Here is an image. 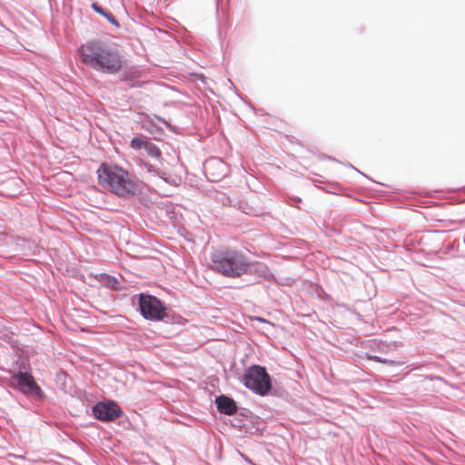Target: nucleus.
Listing matches in <instances>:
<instances>
[{
	"label": "nucleus",
	"instance_id": "2eb2a0df",
	"mask_svg": "<svg viewBox=\"0 0 465 465\" xmlns=\"http://www.w3.org/2000/svg\"><path fill=\"white\" fill-rule=\"evenodd\" d=\"M93 10L94 12H96L97 14L101 15H105V14L107 13L102 6H100L96 2H94L92 3L91 5Z\"/></svg>",
	"mask_w": 465,
	"mask_h": 465
},
{
	"label": "nucleus",
	"instance_id": "9d476101",
	"mask_svg": "<svg viewBox=\"0 0 465 465\" xmlns=\"http://www.w3.org/2000/svg\"><path fill=\"white\" fill-rule=\"evenodd\" d=\"M203 168L206 174L210 173L213 176L212 178L208 177V179L212 181L220 180L226 173L225 163L218 158H210L206 160L203 164Z\"/></svg>",
	"mask_w": 465,
	"mask_h": 465
},
{
	"label": "nucleus",
	"instance_id": "7ed1b4c3",
	"mask_svg": "<svg viewBox=\"0 0 465 465\" xmlns=\"http://www.w3.org/2000/svg\"><path fill=\"white\" fill-rule=\"evenodd\" d=\"M97 175L103 187L110 189L121 198L133 197L140 190L137 181L117 165L102 163L97 170Z\"/></svg>",
	"mask_w": 465,
	"mask_h": 465
},
{
	"label": "nucleus",
	"instance_id": "f03ea898",
	"mask_svg": "<svg viewBox=\"0 0 465 465\" xmlns=\"http://www.w3.org/2000/svg\"><path fill=\"white\" fill-rule=\"evenodd\" d=\"M210 269L226 277L236 278L251 272L252 263L241 251L222 247L212 252Z\"/></svg>",
	"mask_w": 465,
	"mask_h": 465
},
{
	"label": "nucleus",
	"instance_id": "39448f33",
	"mask_svg": "<svg viewBox=\"0 0 465 465\" xmlns=\"http://www.w3.org/2000/svg\"><path fill=\"white\" fill-rule=\"evenodd\" d=\"M9 387L35 401H40L45 396L44 391L35 382L34 377L26 371H18L12 375Z\"/></svg>",
	"mask_w": 465,
	"mask_h": 465
},
{
	"label": "nucleus",
	"instance_id": "423d86ee",
	"mask_svg": "<svg viewBox=\"0 0 465 465\" xmlns=\"http://www.w3.org/2000/svg\"><path fill=\"white\" fill-rule=\"evenodd\" d=\"M139 312L145 320H163L166 313L165 305L155 296L139 293L137 295Z\"/></svg>",
	"mask_w": 465,
	"mask_h": 465
},
{
	"label": "nucleus",
	"instance_id": "f8f14e48",
	"mask_svg": "<svg viewBox=\"0 0 465 465\" xmlns=\"http://www.w3.org/2000/svg\"><path fill=\"white\" fill-rule=\"evenodd\" d=\"M95 278L100 282L102 285L108 289L115 291L121 290V282L114 276L106 273H100L95 275Z\"/></svg>",
	"mask_w": 465,
	"mask_h": 465
},
{
	"label": "nucleus",
	"instance_id": "20e7f679",
	"mask_svg": "<svg viewBox=\"0 0 465 465\" xmlns=\"http://www.w3.org/2000/svg\"><path fill=\"white\" fill-rule=\"evenodd\" d=\"M240 381L259 396H266L272 388V377L265 367L252 364L240 377Z\"/></svg>",
	"mask_w": 465,
	"mask_h": 465
},
{
	"label": "nucleus",
	"instance_id": "4468645a",
	"mask_svg": "<svg viewBox=\"0 0 465 465\" xmlns=\"http://www.w3.org/2000/svg\"><path fill=\"white\" fill-rule=\"evenodd\" d=\"M366 358L368 360L374 361L381 362V363H385V364H390V365L396 364V361H393V360H390V359H386V358H381L380 356L372 355V354H370V353H366Z\"/></svg>",
	"mask_w": 465,
	"mask_h": 465
},
{
	"label": "nucleus",
	"instance_id": "9b49d317",
	"mask_svg": "<svg viewBox=\"0 0 465 465\" xmlns=\"http://www.w3.org/2000/svg\"><path fill=\"white\" fill-rule=\"evenodd\" d=\"M215 403L219 412L225 415L234 414L238 409L234 400L225 395L217 396L215 399Z\"/></svg>",
	"mask_w": 465,
	"mask_h": 465
},
{
	"label": "nucleus",
	"instance_id": "6ab92c4d",
	"mask_svg": "<svg viewBox=\"0 0 465 465\" xmlns=\"http://www.w3.org/2000/svg\"><path fill=\"white\" fill-rule=\"evenodd\" d=\"M350 166H351V168H353V169H354V167H353V166H351V165H350ZM355 170H356V172H359V169H356V168H355Z\"/></svg>",
	"mask_w": 465,
	"mask_h": 465
},
{
	"label": "nucleus",
	"instance_id": "1a4fd4ad",
	"mask_svg": "<svg viewBox=\"0 0 465 465\" xmlns=\"http://www.w3.org/2000/svg\"><path fill=\"white\" fill-rule=\"evenodd\" d=\"M130 146L134 150L144 149L149 157L160 163L163 160L160 148L143 135L134 137L131 140Z\"/></svg>",
	"mask_w": 465,
	"mask_h": 465
},
{
	"label": "nucleus",
	"instance_id": "a211bd4d",
	"mask_svg": "<svg viewBox=\"0 0 465 465\" xmlns=\"http://www.w3.org/2000/svg\"><path fill=\"white\" fill-rule=\"evenodd\" d=\"M430 380H432V379H437V380H440V381L442 380L440 377H438V376H436V377H430Z\"/></svg>",
	"mask_w": 465,
	"mask_h": 465
},
{
	"label": "nucleus",
	"instance_id": "dca6fc26",
	"mask_svg": "<svg viewBox=\"0 0 465 465\" xmlns=\"http://www.w3.org/2000/svg\"><path fill=\"white\" fill-rule=\"evenodd\" d=\"M104 17H105L107 19V21L112 24L113 25L116 26V27H119L120 26V24L119 22L115 19V17L111 14V13H106L105 15H104Z\"/></svg>",
	"mask_w": 465,
	"mask_h": 465
},
{
	"label": "nucleus",
	"instance_id": "0eeeda50",
	"mask_svg": "<svg viewBox=\"0 0 465 465\" xmlns=\"http://www.w3.org/2000/svg\"><path fill=\"white\" fill-rule=\"evenodd\" d=\"M95 419L109 422L114 421L123 415L120 406L114 401H99L92 408Z\"/></svg>",
	"mask_w": 465,
	"mask_h": 465
},
{
	"label": "nucleus",
	"instance_id": "f3484780",
	"mask_svg": "<svg viewBox=\"0 0 465 465\" xmlns=\"http://www.w3.org/2000/svg\"><path fill=\"white\" fill-rule=\"evenodd\" d=\"M256 320L259 321V322H266L264 319L260 318V317H257Z\"/></svg>",
	"mask_w": 465,
	"mask_h": 465
},
{
	"label": "nucleus",
	"instance_id": "6e6552de",
	"mask_svg": "<svg viewBox=\"0 0 465 465\" xmlns=\"http://www.w3.org/2000/svg\"><path fill=\"white\" fill-rule=\"evenodd\" d=\"M159 123L163 124L171 132L175 134L177 133L175 126L157 114L147 115L143 121V129L149 133L153 137V139L161 141L163 139L165 134L163 128L159 125Z\"/></svg>",
	"mask_w": 465,
	"mask_h": 465
},
{
	"label": "nucleus",
	"instance_id": "ddd939ff",
	"mask_svg": "<svg viewBox=\"0 0 465 465\" xmlns=\"http://www.w3.org/2000/svg\"><path fill=\"white\" fill-rule=\"evenodd\" d=\"M141 166L149 173H152L153 175L159 176L160 178L163 179L165 182L167 179L164 177L165 173L159 171L155 166L151 164L148 162H142Z\"/></svg>",
	"mask_w": 465,
	"mask_h": 465
},
{
	"label": "nucleus",
	"instance_id": "f257e3e1",
	"mask_svg": "<svg viewBox=\"0 0 465 465\" xmlns=\"http://www.w3.org/2000/svg\"><path fill=\"white\" fill-rule=\"evenodd\" d=\"M82 63L104 74H114L122 68L119 52L101 40H94L79 48Z\"/></svg>",
	"mask_w": 465,
	"mask_h": 465
}]
</instances>
